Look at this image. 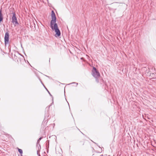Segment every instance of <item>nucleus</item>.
<instances>
[{
  "instance_id": "nucleus-6",
  "label": "nucleus",
  "mask_w": 156,
  "mask_h": 156,
  "mask_svg": "<svg viewBox=\"0 0 156 156\" xmlns=\"http://www.w3.org/2000/svg\"><path fill=\"white\" fill-rule=\"evenodd\" d=\"M37 147H38V150H37V154L39 156H40V155L39 154V151H39L40 148V149H41V148L40 145L39 144L38 146V145H37Z\"/></svg>"
},
{
  "instance_id": "nucleus-5",
  "label": "nucleus",
  "mask_w": 156,
  "mask_h": 156,
  "mask_svg": "<svg viewBox=\"0 0 156 156\" xmlns=\"http://www.w3.org/2000/svg\"><path fill=\"white\" fill-rule=\"evenodd\" d=\"M3 15L2 13V8L0 9V22H1L3 20Z\"/></svg>"
},
{
  "instance_id": "nucleus-1",
  "label": "nucleus",
  "mask_w": 156,
  "mask_h": 156,
  "mask_svg": "<svg viewBox=\"0 0 156 156\" xmlns=\"http://www.w3.org/2000/svg\"><path fill=\"white\" fill-rule=\"evenodd\" d=\"M51 20L50 22V27L52 30H54L56 34L55 36L56 37H59L61 35L60 31L58 27L57 24L56 23V18L54 11L52 10L51 13Z\"/></svg>"
},
{
  "instance_id": "nucleus-10",
  "label": "nucleus",
  "mask_w": 156,
  "mask_h": 156,
  "mask_svg": "<svg viewBox=\"0 0 156 156\" xmlns=\"http://www.w3.org/2000/svg\"><path fill=\"white\" fill-rule=\"evenodd\" d=\"M43 86L45 88H46L44 86V84H43Z\"/></svg>"
},
{
  "instance_id": "nucleus-12",
  "label": "nucleus",
  "mask_w": 156,
  "mask_h": 156,
  "mask_svg": "<svg viewBox=\"0 0 156 156\" xmlns=\"http://www.w3.org/2000/svg\"><path fill=\"white\" fill-rule=\"evenodd\" d=\"M43 86L45 88H46L44 86V84H43Z\"/></svg>"
},
{
  "instance_id": "nucleus-7",
  "label": "nucleus",
  "mask_w": 156,
  "mask_h": 156,
  "mask_svg": "<svg viewBox=\"0 0 156 156\" xmlns=\"http://www.w3.org/2000/svg\"><path fill=\"white\" fill-rule=\"evenodd\" d=\"M18 151L21 154L23 153V151L21 149L18 148Z\"/></svg>"
},
{
  "instance_id": "nucleus-9",
  "label": "nucleus",
  "mask_w": 156,
  "mask_h": 156,
  "mask_svg": "<svg viewBox=\"0 0 156 156\" xmlns=\"http://www.w3.org/2000/svg\"><path fill=\"white\" fill-rule=\"evenodd\" d=\"M46 90H47V91H48V93L51 96V94L50 93V92L48 91V90L46 88Z\"/></svg>"
},
{
  "instance_id": "nucleus-3",
  "label": "nucleus",
  "mask_w": 156,
  "mask_h": 156,
  "mask_svg": "<svg viewBox=\"0 0 156 156\" xmlns=\"http://www.w3.org/2000/svg\"><path fill=\"white\" fill-rule=\"evenodd\" d=\"M12 22L15 25H18L19 24V23L17 21L16 14L14 12L12 13Z\"/></svg>"
},
{
  "instance_id": "nucleus-11",
  "label": "nucleus",
  "mask_w": 156,
  "mask_h": 156,
  "mask_svg": "<svg viewBox=\"0 0 156 156\" xmlns=\"http://www.w3.org/2000/svg\"><path fill=\"white\" fill-rule=\"evenodd\" d=\"M43 86L45 88H46L44 86V84H43Z\"/></svg>"
},
{
  "instance_id": "nucleus-8",
  "label": "nucleus",
  "mask_w": 156,
  "mask_h": 156,
  "mask_svg": "<svg viewBox=\"0 0 156 156\" xmlns=\"http://www.w3.org/2000/svg\"><path fill=\"white\" fill-rule=\"evenodd\" d=\"M42 139V137H40L39 139L37 141V145H37V144L38 143H39V141Z\"/></svg>"
},
{
  "instance_id": "nucleus-2",
  "label": "nucleus",
  "mask_w": 156,
  "mask_h": 156,
  "mask_svg": "<svg viewBox=\"0 0 156 156\" xmlns=\"http://www.w3.org/2000/svg\"><path fill=\"white\" fill-rule=\"evenodd\" d=\"M92 76L96 79V81L97 83H98V78L100 77V75L99 72L97 70L96 68L93 67L92 71Z\"/></svg>"
},
{
  "instance_id": "nucleus-4",
  "label": "nucleus",
  "mask_w": 156,
  "mask_h": 156,
  "mask_svg": "<svg viewBox=\"0 0 156 156\" xmlns=\"http://www.w3.org/2000/svg\"><path fill=\"white\" fill-rule=\"evenodd\" d=\"M5 45L8 44L9 41V35L8 32H6L5 36Z\"/></svg>"
},
{
  "instance_id": "nucleus-13",
  "label": "nucleus",
  "mask_w": 156,
  "mask_h": 156,
  "mask_svg": "<svg viewBox=\"0 0 156 156\" xmlns=\"http://www.w3.org/2000/svg\"><path fill=\"white\" fill-rule=\"evenodd\" d=\"M47 1L48 2V0H47Z\"/></svg>"
}]
</instances>
